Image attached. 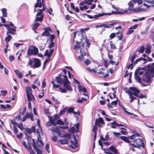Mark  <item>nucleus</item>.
<instances>
[{"mask_svg":"<svg viewBox=\"0 0 154 154\" xmlns=\"http://www.w3.org/2000/svg\"><path fill=\"white\" fill-rule=\"evenodd\" d=\"M33 63V62L32 60L31 59H29V62H28V64H29V65L32 68L33 67V66H32V65Z\"/></svg>","mask_w":154,"mask_h":154,"instance_id":"63","label":"nucleus"},{"mask_svg":"<svg viewBox=\"0 0 154 154\" xmlns=\"http://www.w3.org/2000/svg\"><path fill=\"white\" fill-rule=\"evenodd\" d=\"M1 92L2 93V95L3 96H5L8 92L7 91L5 90H2L1 91Z\"/></svg>","mask_w":154,"mask_h":154,"instance_id":"60","label":"nucleus"},{"mask_svg":"<svg viewBox=\"0 0 154 154\" xmlns=\"http://www.w3.org/2000/svg\"><path fill=\"white\" fill-rule=\"evenodd\" d=\"M33 62L34 63L33 67L34 68H38L41 66V63L40 60L37 58L33 59Z\"/></svg>","mask_w":154,"mask_h":154,"instance_id":"12","label":"nucleus"},{"mask_svg":"<svg viewBox=\"0 0 154 154\" xmlns=\"http://www.w3.org/2000/svg\"><path fill=\"white\" fill-rule=\"evenodd\" d=\"M70 142L72 144V145H70V147L73 149H74L77 148L78 147V144L77 143H74V141L72 140H70Z\"/></svg>","mask_w":154,"mask_h":154,"instance_id":"26","label":"nucleus"},{"mask_svg":"<svg viewBox=\"0 0 154 154\" xmlns=\"http://www.w3.org/2000/svg\"><path fill=\"white\" fill-rule=\"evenodd\" d=\"M145 68V73L143 75L142 79L147 83H150L154 77V63L149 64Z\"/></svg>","mask_w":154,"mask_h":154,"instance_id":"1","label":"nucleus"},{"mask_svg":"<svg viewBox=\"0 0 154 154\" xmlns=\"http://www.w3.org/2000/svg\"><path fill=\"white\" fill-rule=\"evenodd\" d=\"M8 27H6L8 31L6 32V35L10 34L12 35H16V27L14 26V24L11 22L8 24Z\"/></svg>","mask_w":154,"mask_h":154,"instance_id":"4","label":"nucleus"},{"mask_svg":"<svg viewBox=\"0 0 154 154\" xmlns=\"http://www.w3.org/2000/svg\"><path fill=\"white\" fill-rule=\"evenodd\" d=\"M44 3V0H37L36 2L35 5V8H36L38 7L41 8L42 6V4Z\"/></svg>","mask_w":154,"mask_h":154,"instance_id":"17","label":"nucleus"},{"mask_svg":"<svg viewBox=\"0 0 154 154\" xmlns=\"http://www.w3.org/2000/svg\"><path fill=\"white\" fill-rule=\"evenodd\" d=\"M54 49L53 48L51 49L50 50L49 52H48V50H46L44 54V56H47L48 58L44 61L43 63L44 66H45L46 63H47L50 60V57L53 54L54 51Z\"/></svg>","mask_w":154,"mask_h":154,"instance_id":"7","label":"nucleus"},{"mask_svg":"<svg viewBox=\"0 0 154 154\" xmlns=\"http://www.w3.org/2000/svg\"><path fill=\"white\" fill-rule=\"evenodd\" d=\"M137 97L141 99L146 97V96L145 95H143L142 93L140 94L139 95L138 94V96Z\"/></svg>","mask_w":154,"mask_h":154,"instance_id":"62","label":"nucleus"},{"mask_svg":"<svg viewBox=\"0 0 154 154\" xmlns=\"http://www.w3.org/2000/svg\"><path fill=\"white\" fill-rule=\"evenodd\" d=\"M49 148V144L48 143H47L45 145V149L48 151V153L50 152V150H48Z\"/></svg>","mask_w":154,"mask_h":154,"instance_id":"55","label":"nucleus"},{"mask_svg":"<svg viewBox=\"0 0 154 154\" xmlns=\"http://www.w3.org/2000/svg\"><path fill=\"white\" fill-rule=\"evenodd\" d=\"M120 139L123 140V141H125V142L127 143H130V144H131L130 143V142H131V141L129 140V139L128 138V137H127L125 136H120Z\"/></svg>","mask_w":154,"mask_h":154,"instance_id":"22","label":"nucleus"},{"mask_svg":"<svg viewBox=\"0 0 154 154\" xmlns=\"http://www.w3.org/2000/svg\"><path fill=\"white\" fill-rule=\"evenodd\" d=\"M76 45H75L74 47V49L76 51H78L80 48V45L81 43V42H79L77 41H76Z\"/></svg>","mask_w":154,"mask_h":154,"instance_id":"23","label":"nucleus"},{"mask_svg":"<svg viewBox=\"0 0 154 154\" xmlns=\"http://www.w3.org/2000/svg\"><path fill=\"white\" fill-rule=\"evenodd\" d=\"M106 14H104L103 13H100L99 14L97 15H94V18H95V19H97L99 17H102L104 15H106Z\"/></svg>","mask_w":154,"mask_h":154,"instance_id":"34","label":"nucleus"},{"mask_svg":"<svg viewBox=\"0 0 154 154\" xmlns=\"http://www.w3.org/2000/svg\"><path fill=\"white\" fill-rule=\"evenodd\" d=\"M26 131L28 133L30 134L32 133V131L31 129L28 128H25Z\"/></svg>","mask_w":154,"mask_h":154,"instance_id":"56","label":"nucleus"},{"mask_svg":"<svg viewBox=\"0 0 154 154\" xmlns=\"http://www.w3.org/2000/svg\"><path fill=\"white\" fill-rule=\"evenodd\" d=\"M2 13V15L4 17H6L7 16V10L6 8H3L1 9Z\"/></svg>","mask_w":154,"mask_h":154,"instance_id":"29","label":"nucleus"},{"mask_svg":"<svg viewBox=\"0 0 154 154\" xmlns=\"http://www.w3.org/2000/svg\"><path fill=\"white\" fill-rule=\"evenodd\" d=\"M118 23L117 22H116L109 24V25L103 24V25L105 28H110V26H113Z\"/></svg>","mask_w":154,"mask_h":154,"instance_id":"24","label":"nucleus"},{"mask_svg":"<svg viewBox=\"0 0 154 154\" xmlns=\"http://www.w3.org/2000/svg\"><path fill=\"white\" fill-rule=\"evenodd\" d=\"M40 25V24L38 23H35L32 25V29L33 31H35L37 29V27H38Z\"/></svg>","mask_w":154,"mask_h":154,"instance_id":"25","label":"nucleus"},{"mask_svg":"<svg viewBox=\"0 0 154 154\" xmlns=\"http://www.w3.org/2000/svg\"><path fill=\"white\" fill-rule=\"evenodd\" d=\"M140 134L136 132V134H133L131 136H128V137L129 140H132L136 138L137 137H140Z\"/></svg>","mask_w":154,"mask_h":154,"instance_id":"21","label":"nucleus"},{"mask_svg":"<svg viewBox=\"0 0 154 154\" xmlns=\"http://www.w3.org/2000/svg\"><path fill=\"white\" fill-rule=\"evenodd\" d=\"M21 109H20V112L19 113V114L17 116H16L15 117V118L16 119H18V120H20L21 119V116L22 115L21 114Z\"/></svg>","mask_w":154,"mask_h":154,"instance_id":"52","label":"nucleus"},{"mask_svg":"<svg viewBox=\"0 0 154 154\" xmlns=\"http://www.w3.org/2000/svg\"><path fill=\"white\" fill-rule=\"evenodd\" d=\"M110 48L112 49L115 50L116 49V48L115 45L113 44V43L112 41L110 42Z\"/></svg>","mask_w":154,"mask_h":154,"instance_id":"38","label":"nucleus"},{"mask_svg":"<svg viewBox=\"0 0 154 154\" xmlns=\"http://www.w3.org/2000/svg\"><path fill=\"white\" fill-rule=\"evenodd\" d=\"M34 84H36L37 85L40 86V82L39 81L38 78L36 79L34 82Z\"/></svg>","mask_w":154,"mask_h":154,"instance_id":"43","label":"nucleus"},{"mask_svg":"<svg viewBox=\"0 0 154 154\" xmlns=\"http://www.w3.org/2000/svg\"><path fill=\"white\" fill-rule=\"evenodd\" d=\"M85 41L86 43L87 44V46L88 48H89L90 46V43H89V40L88 39L86 38L85 39Z\"/></svg>","mask_w":154,"mask_h":154,"instance_id":"53","label":"nucleus"},{"mask_svg":"<svg viewBox=\"0 0 154 154\" xmlns=\"http://www.w3.org/2000/svg\"><path fill=\"white\" fill-rule=\"evenodd\" d=\"M32 90L31 87L29 86H27L26 87V94H30L32 97L33 100H35V98L33 95L32 94Z\"/></svg>","mask_w":154,"mask_h":154,"instance_id":"16","label":"nucleus"},{"mask_svg":"<svg viewBox=\"0 0 154 154\" xmlns=\"http://www.w3.org/2000/svg\"><path fill=\"white\" fill-rule=\"evenodd\" d=\"M134 32V30L130 29V28L129 27L126 32V34L128 35H129L132 34Z\"/></svg>","mask_w":154,"mask_h":154,"instance_id":"39","label":"nucleus"},{"mask_svg":"<svg viewBox=\"0 0 154 154\" xmlns=\"http://www.w3.org/2000/svg\"><path fill=\"white\" fill-rule=\"evenodd\" d=\"M64 137L68 140H70L71 139V134L68 133L65 134L63 137Z\"/></svg>","mask_w":154,"mask_h":154,"instance_id":"30","label":"nucleus"},{"mask_svg":"<svg viewBox=\"0 0 154 154\" xmlns=\"http://www.w3.org/2000/svg\"><path fill=\"white\" fill-rule=\"evenodd\" d=\"M52 124V125H56V124L55 123L54 120L53 119V117H50L49 119V121Z\"/></svg>","mask_w":154,"mask_h":154,"instance_id":"41","label":"nucleus"},{"mask_svg":"<svg viewBox=\"0 0 154 154\" xmlns=\"http://www.w3.org/2000/svg\"><path fill=\"white\" fill-rule=\"evenodd\" d=\"M59 89L60 90L61 92L63 93H66L67 92L66 90V89L63 88L62 87H60L59 88Z\"/></svg>","mask_w":154,"mask_h":154,"instance_id":"59","label":"nucleus"},{"mask_svg":"<svg viewBox=\"0 0 154 154\" xmlns=\"http://www.w3.org/2000/svg\"><path fill=\"white\" fill-rule=\"evenodd\" d=\"M14 71L17 75L18 77V78H22V73L20 72L19 70L17 69H16L14 70Z\"/></svg>","mask_w":154,"mask_h":154,"instance_id":"31","label":"nucleus"},{"mask_svg":"<svg viewBox=\"0 0 154 154\" xmlns=\"http://www.w3.org/2000/svg\"><path fill=\"white\" fill-rule=\"evenodd\" d=\"M63 76L64 79V82L63 84V87L68 91H72V88L70 85V82L68 80L67 76L63 75Z\"/></svg>","mask_w":154,"mask_h":154,"instance_id":"6","label":"nucleus"},{"mask_svg":"<svg viewBox=\"0 0 154 154\" xmlns=\"http://www.w3.org/2000/svg\"><path fill=\"white\" fill-rule=\"evenodd\" d=\"M66 108H64L63 109L60 110V113H59V115L60 116H61L62 115L66 113Z\"/></svg>","mask_w":154,"mask_h":154,"instance_id":"47","label":"nucleus"},{"mask_svg":"<svg viewBox=\"0 0 154 154\" xmlns=\"http://www.w3.org/2000/svg\"><path fill=\"white\" fill-rule=\"evenodd\" d=\"M136 79L138 82L141 83V79L140 76L138 75L136 76Z\"/></svg>","mask_w":154,"mask_h":154,"instance_id":"51","label":"nucleus"},{"mask_svg":"<svg viewBox=\"0 0 154 154\" xmlns=\"http://www.w3.org/2000/svg\"><path fill=\"white\" fill-rule=\"evenodd\" d=\"M18 128L21 129L22 131H23L24 129V128L23 125V124L21 122L20 124H18L17 125Z\"/></svg>","mask_w":154,"mask_h":154,"instance_id":"37","label":"nucleus"},{"mask_svg":"<svg viewBox=\"0 0 154 154\" xmlns=\"http://www.w3.org/2000/svg\"><path fill=\"white\" fill-rule=\"evenodd\" d=\"M88 50L87 48H81L80 50L81 55L78 56V59L80 61H82L84 56L86 55V53L88 52Z\"/></svg>","mask_w":154,"mask_h":154,"instance_id":"8","label":"nucleus"},{"mask_svg":"<svg viewBox=\"0 0 154 154\" xmlns=\"http://www.w3.org/2000/svg\"><path fill=\"white\" fill-rule=\"evenodd\" d=\"M12 38V36L8 34L6 37L5 41L7 43H8L11 39Z\"/></svg>","mask_w":154,"mask_h":154,"instance_id":"28","label":"nucleus"},{"mask_svg":"<svg viewBox=\"0 0 154 154\" xmlns=\"http://www.w3.org/2000/svg\"><path fill=\"white\" fill-rule=\"evenodd\" d=\"M133 143H131L130 145H132L134 148H140V147H142L144 148L145 147L144 143L143 140L140 138L132 140Z\"/></svg>","mask_w":154,"mask_h":154,"instance_id":"3","label":"nucleus"},{"mask_svg":"<svg viewBox=\"0 0 154 154\" xmlns=\"http://www.w3.org/2000/svg\"><path fill=\"white\" fill-rule=\"evenodd\" d=\"M98 124V126L100 127L102 126L101 124L105 125V123L103 118L99 117L97 120V119H96L95 122V125H97Z\"/></svg>","mask_w":154,"mask_h":154,"instance_id":"11","label":"nucleus"},{"mask_svg":"<svg viewBox=\"0 0 154 154\" xmlns=\"http://www.w3.org/2000/svg\"><path fill=\"white\" fill-rule=\"evenodd\" d=\"M109 150L110 151L112 152L113 154H119V152L117 149L113 146L112 145L109 147Z\"/></svg>","mask_w":154,"mask_h":154,"instance_id":"20","label":"nucleus"},{"mask_svg":"<svg viewBox=\"0 0 154 154\" xmlns=\"http://www.w3.org/2000/svg\"><path fill=\"white\" fill-rule=\"evenodd\" d=\"M88 8L87 5H85L83 6H80V10L81 11H83L84 9H87Z\"/></svg>","mask_w":154,"mask_h":154,"instance_id":"50","label":"nucleus"},{"mask_svg":"<svg viewBox=\"0 0 154 154\" xmlns=\"http://www.w3.org/2000/svg\"><path fill=\"white\" fill-rule=\"evenodd\" d=\"M137 57V55L136 53L134 52L132 56H131L130 58L131 62L132 63L134 62L135 59Z\"/></svg>","mask_w":154,"mask_h":154,"instance_id":"27","label":"nucleus"},{"mask_svg":"<svg viewBox=\"0 0 154 154\" xmlns=\"http://www.w3.org/2000/svg\"><path fill=\"white\" fill-rule=\"evenodd\" d=\"M141 57L140 58H137V59L134 62V65H136V64L138 62H140V61H141L142 60H141Z\"/></svg>","mask_w":154,"mask_h":154,"instance_id":"54","label":"nucleus"},{"mask_svg":"<svg viewBox=\"0 0 154 154\" xmlns=\"http://www.w3.org/2000/svg\"><path fill=\"white\" fill-rule=\"evenodd\" d=\"M125 92L127 93L129 95V97L131 99V100L130 101V102H132L133 100L136 99V97L133 96V94L132 92L130 91L129 90H128V91H126Z\"/></svg>","mask_w":154,"mask_h":154,"instance_id":"18","label":"nucleus"},{"mask_svg":"<svg viewBox=\"0 0 154 154\" xmlns=\"http://www.w3.org/2000/svg\"><path fill=\"white\" fill-rule=\"evenodd\" d=\"M56 123L59 125H63L64 124V122L61 119H58L56 122Z\"/></svg>","mask_w":154,"mask_h":154,"instance_id":"40","label":"nucleus"},{"mask_svg":"<svg viewBox=\"0 0 154 154\" xmlns=\"http://www.w3.org/2000/svg\"><path fill=\"white\" fill-rule=\"evenodd\" d=\"M133 2L135 3H137L139 5L142 4V0H133Z\"/></svg>","mask_w":154,"mask_h":154,"instance_id":"44","label":"nucleus"},{"mask_svg":"<svg viewBox=\"0 0 154 154\" xmlns=\"http://www.w3.org/2000/svg\"><path fill=\"white\" fill-rule=\"evenodd\" d=\"M50 130L54 133L58 134L59 137H61V131L58 127H52L50 129Z\"/></svg>","mask_w":154,"mask_h":154,"instance_id":"13","label":"nucleus"},{"mask_svg":"<svg viewBox=\"0 0 154 154\" xmlns=\"http://www.w3.org/2000/svg\"><path fill=\"white\" fill-rule=\"evenodd\" d=\"M42 6L43 8L40 9L39 12H38L36 14V18L35 20V22L37 21L42 22L43 20L44 15L42 12L45 10L46 6L44 3L42 4Z\"/></svg>","mask_w":154,"mask_h":154,"instance_id":"2","label":"nucleus"},{"mask_svg":"<svg viewBox=\"0 0 154 154\" xmlns=\"http://www.w3.org/2000/svg\"><path fill=\"white\" fill-rule=\"evenodd\" d=\"M75 128L74 127H72L69 129V131L72 133L75 132Z\"/></svg>","mask_w":154,"mask_h":154,"instance_id":"57","label":"nucleus"},{"mask_svg":"<svg viewBox=\"0 0 154 154\" xmlns=\"http://www.w3.org/2000/svg\"><path fill=\"white\" fill-rule=\"evenodd\" d=\"M54 43L53 41H50V43L48 45V48H51L54 47Z\"/></svg>","mask_w":154,"mask_h":154,"instance_id":"45","label":"nucleus"},{"mask_svg":"<svg viewBox=\"0 0 154 154\" xmlns=\"http://www.w3.org/2000/svg\"><path fill=\"white\" fill-rule=\"evenodd\" d=\"M116 123H118L116 121H114L112 122L111 123V127L113 128H116V126H117V125L116 124Z\"/></svg>","mask_w":154,"mask_h":154,"instance_id":"42","label":"nucleus"},{"mask_svg":"<svg viewBox=\"0 0 154 154\" xmlns=\"http://www.w3.org/2000/svg\"><path fill=\"white\" fill-rule=\"evenodd\" d=\"M84 63L86 65H88L90 63V61L89 59H87L86 60H84Z\"/></svg>","mask_w":154,"mask_h":154,"instance_id":"64","label":"nucleus"},{"mask_svg":"<svg viewBox=\"0 0 154 154\" xmlns=\"http://www.w3.org/2000/svg\"><path fill=\"white\" fill-rule=\"evenodd\" d=\"M44 31L42 34L41 35L42 36H45L47 37H49L50 35L49 32H51L52 29L49 27H48L44 28Z\"/></svg>","mask_w":154,"mask_h":154,"instance_id":"9","label":"nucleus"},{"mask_svg":"<svg viewBox=\"0 0 154 154\" xmlns=\"http://www.w3.org/2000/svg\"><path fill=\"white\" fill-rule=\"evenodd\" d=\"M44 143L43 141H42L41 140L39 139L38 137V140L36 143V145L35 146H37V148H41L43 146Z\"/></svg>","mask_w":154,"mask_h":154,"instance_id":"19","label":"nucleus"},{"mask_svg":"<svg viewBox=\"0 0 154 154\" xmlns=\"http://www.w3.org/2000/svg\"><path fill=\"white\" fill-rule=\"evenodd\" d=\"M62 76V73L61 72L58 75V76H57L55 78V79L56 82L58 83L59 84L63 83H63L64 81L63 79L61 78Z\"/></svg>","mask_w":154,"mask_h":154,"instance_id":"15","label":"nucleus"},{"mask_svg":"<svg viewBox=\"0 0 154 154\" xmlns=\"http://www.w3.org/2000/svg\"><path fill=\"white\" fill-rule=\"evenodd\" d=\"M129 89L131 91H133L132 94L135 97H138V94L140 93V91L137 88L134 87H130Z\"/></svg>","mask_w":154,"mask_h":154,"instance_id":"10","label":"nucleus"},{"mask_svg":"<svg viewBox=\"0 0 154 154\" xmlns=\"http://www.w3.org/2000/svg\"><path fill=\"white\" fill-rule=\"evenodd\" d=\"M27 97L28 101H31L33 99L30 94H27Z\"/></svg>","mask_w":154,"mask_h":154,"instance_id":"46","label":"nucleus"},{"mask_svg":"<svg viewBox=\"0 0 154 154\" xmlns=\"http://www.w3.org/2000/svg\"><path fill=\"white\" fill-rule=\"evenodd\" d=\"M38 53V48L35 46H31L28 49L27 55L29 56L31 55H36Z\"/></svg>","mask_w":154,"mask_h":154,"instance_id":"5","label":"nucleus"},{"mask_svg":"<svg viewBox=\"0 0 154 154\" xmlns=\"http://www.w3.org/2000/svg\"><path fill=\"white\" fill-rule=\"evenodd\" d=\"M145 49L144 45L141 46L139 47V50L138 51V52L141 53H143L144 52Z\"/></svg>","mask_w":154,"mask_h":154,"instance_id":"32","label":"nucleus"},{"mask_svg":"<svg viewBox=\"0 0 154 154\" xmlns=\"http://www.w3.org/2000/svg\"><path fill=\"white\" fill-rule=\"evenodd\" d=\"M87 100V99L86 98L82 97L81 99H78L77 101V102L79 103H82L83 101H85Z\"/></svg>","mask_w":154,"mask_h":154,"instance_id":"36","label":"nucleus"},{"mask_svg":"<svg viewBox=\"0 0 154 154\" xmlns=\"http://www.w3.org/2000/svg\"><path fill=\"white\" fill-rule=\"evenodd\" d=\"M32 146L34 149L36 150L37 154H42L43 152V151L39 149L38 148H37V146H35V142L34 139H32Z\"/></svg>","mask_w":154,"mask_h":154,"instance_id":"14","label":"nucleus"},{"mask_svg":"<svg viewBox=\"0 0 154 154\" xmlns=\"http://www.w3.org/2000/svg\"><path fill=\"white\" fill-rule=\"evenodd\" d=\"M13 130L14 131V133L15 134H17L18 133V129L17 127L15 125H14L13 127Z\"/></svg>","mask_w":154,"mask_h":154,"instance_id":"49","label":"nucleus"},{"mask_svg":"<svg viewBox=\"0 0 154 154\" xmlns=\"http://www.w3.org/2000/svg\"><path fill=\"white\" fill-rule=\"evenodd\" d=\"M59 141L62 144H67L68 143V141L67 139H61L59 140Z\"/></svg>","mask_w":154,"mask_h":154,"instance_id":"35","label":"nucleus"},{"mask_svg":"<svg viewBox=\"0 0 154 154\" xmlns=\"http://www.w3.org/2000/svg\"><path fill=\"white\" fill-rule=\"evenodd\" d=\"M116 35V33H111L110 36H109V38H110L111 39H112L114 38Z\"/></svg>","mask_w":154,"mask_h":154,"instance_id":"61","label":"nucleus"},{"mask_svg":"<svg viewBox=\"0 0 154 154\" xmlns=\"http://www.w3.org/2000/svg\"><path fill=\"white\" fill-rule=\"evenodd\" d=\"M23 134V133L21 132L19 134L17 135V137L18 139H21L22 137Z\"/></svg>","mask_w":154,"mask_h":154,"instance_id":"58","label":"nucleus"},{"mask_svg":"<svg viewBox=\"0 0 154 154\" xmlns=\"http://www.w3.org/2000/svg\"><path fill=\"white\" fill-rule=\"evenodd\" d=\"M74 108L73 107H69L67 111V112L68 113H72L73 112V111L74 110Z\"/></svg>","mask_w":154,"mask_h":154,"instance_id":"48","label":"nucleus"},{"mask_svg":"<svg viewBox=\"0 0 154 154\" xmlns=\"http://www.w3.org/2000/svg\"><path fill=\"white\" fill-rule=\"evenodd\" d=\"M29 152L30 154H34L35 153L32 149V147L31 146H29V147L27 149Z\"/></svg>","mask_w":154,"mask_h":154,"instance_id":"33","label":"nucleus"}]
</instances>
